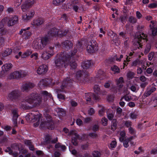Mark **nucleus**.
Segmentation results:
<instances>
[{"instance_id": "nucleus-22", "label": "nucleus", "mask_w": 157, "mask_h": 157, "mask_svg": "<svg viewBox=\"0 0 157 157\" xmlns=\"http://www.w3.org/2000/svg\"><path fill=\"white\" fill-rule=\"evenodd\" d=\"M34 43L33 47L34 48L37 50H42L44 48L40 40H35Z\"/></svg>"}, {"instance_id": "nucleus-29", "label": "nucleus", "mask_w": 157, "mask_h": 157, "mask_svg": "<svg viewBox=\"0 0 157 157\" xmlns=\"http://www.w3.org/2000/svg\"><path fill=\"white\" fill-rule=\"evenodd\" d=\"M23 30L24 31L22 35L23 38L25 40L29 38L31 35L30 32L29 31H27L26 29H23Z\"/></svg>"}, {"instance_id": "nucleus-19", "label": "nucleus", "mask_w": 157, "mask_h": 157, "mask_svg": "<svg viewBox=\"0 0 157 157\" xmlns=\"http://www.w3.org/2000/svg\"><path fill=\"white\" fill-rule=\"evenodd\" d=\"M73 43L69 40H66L63 42L62 44V46L66 49H69L72 48L73 46Z\"/></svg>"}, {"instance_id": "nucleus-20", "label": "nucleus", "mask_w": 157, "mask_h": 157, "mask_svg": "<svg viewBox=\"0 0 157 157\" xmlns=\"http://www.w3.org/2000/svg\"><path fill=\"white\" fill-rule=\"evenodd\" d=\"M36 115H37L29 113L26 116V119L28 122H30L32 121L33 122H34L36 121Z\"/></svg>"}, {"instance_id": "nucleus-36", "label": "nucleus", "mask_w": 157, "mask_h": 157, "mask_svg": "<svg viewBox=\"0 0 157 157\" xmlns=\"http://www.w3.org/2000/svg\"><path fill=\"white\" fill-rule=\"evenodd\" d=\"M124 82V80L123 77H121L118 79L117 83L118 86L120 87H121L123 86L122 83Z\"/></svg>"}, {"instance_id": "nucleus-40", "label": "nucleus", "mask_w": 157, "mask_h": 157, "mask_svg": "<svg viewBox=\"0 0 157 157\" xmlns=\"http://www.w3.org/2000/svg\"><path fill=\"white\" fill-rule=\"evenodd\" d=\"M40 116L38 114L36 115V120L37 121V122L34 124V126L35 127H37L39 124L40 121Z\"/></svg>"}, {"instance_id": "nucleus-17", "label": "nucleus", "mask_w": 157, "mask_h": 157, "mask_svg": "<svg viewBox=\"0 0 157 157\" xmlns=\"http://www.w3.org/2000/svg\"><path fill=\"white\" fill-rule=\"evenodd\" d=\"M18 21L17 17L14 16L8 18H7V25L8 26H12L15 24Z\"/></svg>"}, {"instance_id": "nucleus-45", "label": "nucleus", "mask_w": 157, "mask_h": 157, "mask_svg": "<svg viewBox=\"0 0 157 157\" xmlns=\"http://www.w3.org/2000/svg\"><path fill=\"white\" fill-rule=\"evenodd\" d=\"M71 142L73 144L76 146L78 145V142H77V139H81L79 140H82V139H84V138H71Z\"/></svg>"}, {"instance_id": "nucleus-33", "label": "nucleus", "mask_w": 157, "mask_h": 157, "mask_svg": "<svg viewBox=\"0 0 157 157\" xmlns=\"http://www.w3.org/2000/svg\"><path fill=\"white\" fill-rule=\"evenodd\" d=\"M7 21V18L5 17L0 21V29L3 28L5 25Z\"/></svg>"}, {"instance_id": "nucleus-23", "label": "nucleus", "mask_w": 157, "mask_h": 157, "mask_svg": "<svg viewBox=\"0 0 157 157\" xmlns=\"http://www.w3.org/2000/svg\"><path fill=\"white\" fill-rule=\"evenodd\" d=\"M20 71H15L13 73L10 74L9 78L10 79H18L20 78Z\"/></svg>"}, {"instance_id": "nucleus-18", "label": "nucleus", "mask_w": 157, "mask_h": 157, "mask_svg": "<svg viewBox=\"0 0 157 157\" xmlns=\"http://www.w3.org/2000/svg\"><path fill=\"white\" fill-rule=\"evenodd\" d=\"M58 29L56 28H53L51 29L48 32V36L50 38L51 37L54 36H57Z\"/></svg>"}, {"instance_id": "nucleus-37", "label": "nucleus", "mask_w": 157, "mask_h": 157, "mask_svg": "<svg viewBox=\"0 0 157 157\" xmlns=\"http://www.w3.org/2000/svg\"><path fill=\"white\" fill-rule=\"evenodd\" d=\"M36 2L35 0H26L25 1L26 3L30 7H31Z\"/></svg>"}, {"instance_id": "nucleus-10", "label": "nucleus", "mask_w": 157, "mask_h": 157, "mask_svg": "<svg viewBox=\"0 0 157 157\" xmlns=\"http://www.w3.org/2000/svg\"><path fill=\"white\" fill-rule=\"evenodd\" d=\"M67 84L66 80H64L63 81L62 84L61 86V89H56L55 90L57 93L58 98L60 99L65 100V96L62 95L60 93L61 92L63 91V89L64 87H66V84Z\"/></svg>"}, {"instance_id": "nucleus-38", "label": "nucleus", "mask_w": 157, "mask_h": 157, "mask_svg": "<svg viewBox=\"0 0 157 157\" xmlns=\"http://www.w3.org/2000/svg\"><path fill=\"white\" fill-rule=\"evenodd\" d=\"M65 1V0H53V4L56 6H58L61 4Z\"/></svg>"}, {"instance_id": "nucleus-63", "label": "nucleus", "mask_w": 157, "mask_h": 157, "mask_svg": "<svg viewBox=\"0 0 157 157\" xmlns=\"http://www.w3.org/2000/svg\"><path fill=\"white\" fill-rule=\"evenodd\" d=\"M125 125L127 127L130 126L132 125V122L130 121H126L124 122Z\"/></svg>"}, {"instance_id": "nucleus-21", "label": "nucleus", "mask_w": 157, "mask_h": 157, "mask_svg": "<svg viewBox=\"0 0 157 157\" xmlns=\"http://www.w3.org/2000/svg\"><path fill=\"white\" fill-rule=\"evenodd\" d=\"M44 21V20L43 18H38L33 20V25L35 26H39L43 24Z\"/></svg>"}, {"instance_id": "nucleus-55", "label": "nucleus", "mask_w": 157, "mask_h": 157, "mask_svg": "<svg viewBox=\"0 0 157 157\" xmlns=\"http://www.w3.org/2000/svg\"><path fill=\"white\" fill-rule=\"evenodd\" d=\"M92 155L93 157H100V153L98 151H94Z\"/></svg>"}, {"instance_id": "nucleus-44", "label": "nucleus", "mask_w": 157, "mask_h": 157, "mask_svg": "<svg viewBox=\"0 0 157 157\" xmlns=\"http://www.w3.org/2000/svg\"><path fill=\"white\" fill-rule=\"evenodd\" d=\"M137 21V20L136 18L133 16H130L128 18V21L132 24L136 23Z\"/></svg>"}, {"instance_id": "nucleus-7", "label": "nucleus", "mask_w": 157, "mask_h": 157, "mask_svg": "<svg viewBox=\"0 0 157 157\" xmlns=\"http://www.w3.org/2000/svg\"><path fill=\"white\" fill-rule=\"evenodd\" d=\"M53 49V47H50L48 48L43 51L41 55L42 58L45 60L49 59L54 54Z\"/></svg>"}, {"instance_id": "nucleus-61", "label": "nucleus", "mask_w": 157, "mask_h": 157, "mask_svg": "<svg viewBox=\"0 0 157 157\" xmlns=\"http://www.w3.org/2000/svg\"><path fill=\"white\" fill-rule=\"evenodd\" d=\"M76 123L79 126H81L83 124V122L80 119H78L76 120Z\"/></svg>"}, {"instance_id": "nucleus-31", "label": "nucleus", "mask_w": 157, "mask_h": 157, "mask_svg": "<svg viewBox=\"0 0 157 157\" xmlns=\"http://www.w3.org/2000/svg\"><path fill=\"white\" fill-rule=\"evenodd\" d=\"M111 70L114 72V74H118L120 72V68L116 65H113L111 68Z\"/></svg>"}, {"instance_id": "nucleus-60", "label": "nucleus", "mask_w": 157, "mask_h": 157, "mask_svg": "<svg viewBox=\"0 0 157 157\" xmlns=\"http://www.w3.org/2000/svg\"><path fill=\"white\" fill-rule=\"evenodd\" d=\"M38 54L37 53H35L31 55L30 56V57L31 58H33L34 57L35 59L36 60L38 58Z\"/></svg>"}, {"instance_id": "nucleus-57", "label": "nucleus", "mask_w": 157, "mask_h": 157, "mask_svg": "<svg viewBox=\"0 0 157 157\" xmlns=\"http://www.w3.org/2000/svg\"><path fill=\"white\" fill-rule=\"evenodd\" d=\"M95 111L94 109L93 108H90L88 110V114L90 115H92L95 113Z\"/></svg>"}, {"instance_id": "nucleus-27", "label": "nucleus", "mask_w": 157, "mask_h": 157, "mask_svg": "<svg viewBox=\"0 0 157 157\" xmlns=\"http://www.w3.org/2000/svg\"><path fill=\"white\" fill-rule=\"evenodd\" d=\"M12 67L11 63H6L2 67V70L3 72L7 71H9Z\"/></svg>"}, {"instance_id": "nucleus-1", "label": "nucleus", "mask_w": 157, "mask_h": 157, "mask_svg": "<svg viewBox=\"0 0 157 157\" xmlns=\"http://www.w3.org/2000/svg\"><path fill=\"white\" fill-rule=\"evenodd\" d=\"M24 101L30 104L31 106L22 102L20 104V106L23 109H28L39 105L41 103L42 99L38 94L32 93L26 97Z\"/></svg>"}, {"instance_id": "nucleus-41", "label": "nucleus", "mask_w": 157, "mask_h": 157, "mask_svg": "<svg viewBox=\"0 0 157 157\" xmlns=\"http://www.w3.org/2000/svg\"><path fill=\"white\" fill-rule=\"evenodd\" d=\"M151 48V46L150 44H147L145 49L144 53L145 54H147L150 51Z\"/></svg>"}, {"instance_id": "nucleus-47", "label": "nucleus", "mask_w": 157, "mask_h": 157, "mask_svg": "<svg viewBox=\"0 0 157 157\" xmlns=\"http://www.w3.org/2000/svg\"><path fill=\"white\" fill-rule=\"evenodd\" d=\"M148 58L149 60H151L153 58H155V54L154 52H150L148 55Z\"/></svg>"}, {"instance_id": "nucleus-35", "label": "nucleus", "mask_w": 157, "mask_h": 157, "mask_svg": "<svg viewBox=\"0 0 157 157\" xmlns=\"http://www.w3.org/2000/svg\"><path fill=\"white\" fill-rule=\"evenodd\" d=\"M117 121L116 119H114L112 121V124L111 125V129L114 131L116 129L117 127Z\"/></svg>"}, {"instance_id": "nucleus-2", "label": "nucleus", "mask_w": 157, "mask_h": 157, "mask_svg": "<svg viewBox=\"0 0 157 157\" xmlns=\"http://www.w3.org/2000/svg\"><path fill=\"white\" fill-rule=\"evenodd\" d=\"M67 53L61 57L58 54L56 59L54 62V66L56 69H61L63 67H66L68 65V59H67Z\"/></svg>"}, {"instance_id": "nucleus-43", "label": "nucleus", "mask_w": 157, "mask_h": 157, "mask_svg": "<svg viewBox=\"0 0 157 157\" xmlns=\"http://www.w3.org/2000/svg\"><path fill=\"white\" fill-rule=\"evenodd\" d=\"M32 52V51L30 50H27L22 55L21 57L23 58H25L31 55Z\"/></svg>"}, {"instance_id": "nucleus-24", "label": "nucleus", "mask_w": 157, "mask_h": 157, "mask_svg": "<svg viewBox=\"0 0 157 157\" xmlns=\"http://www.w3.org/2000/svg\"><path fill=\"white\" fill-rule=\"evenodd\" d=\"M48 80L47 79H43L41 80L38 83V85L40 87H42L47 86L49 84L51 83L48 81Z\"/></svg>"}, {"instance_id": "nucleus-58", "label": "nucleus", "mask_w": 157, "mask_h": 157, "mask_svg": "<svg viewBox=\"0 0 157 157\" xmlns=\"http://www.w3.org/2000/svg\"><path fill=\"white\" fill-rule=\"evenodd\" d=\"M117 145V142L116 141H113L110 144V146L112 148H115Z\"/></svg>"}, {"instance_id": "nucleus-11", "label": "nucleus", "mask_w": 157, "mask_h": 157, "mask_svg": "<svg viewBox=\"0 0 157 157\" xmlns=\"http://www.w3.org/2000/svg\"><path fill=\"white\" fill-rule=\"evenodd\" d=\"M35 14L34 11L31 10L27 11L26 14H24L22 16V19L25 21H27L31 19Z\"/></svg>"}, {"instance_id": "nucleus-13", "label": "nucleus", "mask_w": 157, "mask_h": 157, "mask_svg": "<svg viewBox=\"0 0 157 157\" xmlns=\"http://www.w3.org/2000/svg\"><path fill=\"white\" fill-rule=\"evenodd\" d=\"M19 91L17 90H14L9 94L8 98L11 100H16L20 96Z\"/></svg>"}, {"instance_id": "nucleus-51", "label": "nucleus", "mask_w": 157, "mask_h": 157, "mask_svg": "<svg viewBox=\"0 0 157 157\" xmlns=\"http://www.w3.org/2000/svg\"><path fill=\"white\" fill-rule=\"evenodd\" d=\"M7 32V30L5 28L1 29L0 30V34L1 35H6Z\"/></svg>"}, {"instance_id": "nucleus-25", "label": "nucleus", "mask_w": 157, "mask_h": 157, "mask_svg": "<svg viewBox=\"0 0 157 157\" xmlns=\"http://www.w3.org/2000/svg\"><path fill=\"white\" fill-rule=\"evenodd\" d=\"M156 90V88L155 87H152L150 89H148L144 93L143 95L145 98L147 97L150 96L152 93H153Z\"/></svg>"}, {"instance_id": "nucleus-39", "label": "nucleus", "mask_w": 157, "mask_h": 157, "mask_svg": "<svg viewBox=\"0 0 157 157\" xmlns=\"http://www.w3.org/2000/svg\"><path fill=\"white\" fill-rule=\"evenodd\" d=\"M12 52V50L10 49H6L2 54L3 56H6L10 55Z\"/></svg>"}, {"instance_id": "nucleus-64", "label": "nucleus", "mask_w": 157, "mask_h": 157, "mask_svg": "<svg viewBox=\"0 0 157 157\" xmlns=\"http://www.w3.org/2000/svg\"><path fill=\"white\" fill-rule=\"evenodd\" d=\"M70 103L72 106L73 107H75L78 105L77 103L73 100H71L70 101Z\"/></svg>"}, {"instance_id": "nucleus-34", "label": "nucleus", "mask_w": 157, "mask_h": 157, "mask_svg": "<svg viewBox=\"0 0 157 157\" xmlns=\"http://www.w3.org/2000/svg\"><path fill=\"white\" fill-rule=\"evenodd\" d=\"M69 136H74L76 137H78L79 135L77 133L76 131L75 130H72L70 131L69 133Z\"/></svg>"}, {"instance_id": "nucleus-8", "label": "nucleus", "mask_w": 157, "mask_h": 157, "mask_svg": "<svg viewBox=\"0 0 157 157\" xmlns=\"http://www.w3.org/2000/svg\"><path fill=\"white\" fill-rule=\"evenodd\" d=\"M76 78L81 82H85L87 79V76L83 71H78L76 73Z\"/></svg>"}, {"instance_id": "nucleus-30", "label": "nucleus", "mask_w": 157, "mask_h": 157, "mask_svg": "<svg viewBox=\"0 0 157 157\" xmlns=\"http://www.w3.org/2000/svg\"><path fill=\"white\" fill-rule=\"evenodd\" d=\"M45 140L47 144H55L58 141V138H55L54 140H52V138H45Z\"/></svg>"}, {"instance_id": "nucleus-15", "label": "nucleus", "mask_w": 157, "mask_h": 157, "mask_svg": "<svg viewBox=\"0 0 157 157\" xmlns=\"http://www.w3.org/2000/svg\"><path fill=\"white\" fill-rule=\"evenodd\" d=\"M18 110L17 108L13 109L11 110L12 114L13 116V124L15 127L17 126V119L18 117Z\"/></svg>"}, {"instance_id": "nucleus-59", "label": "nucleus", "mask_w": 157, "mask_h": 157, "mask_svg": "<svg viewBox=\"0 0 157 157\" xmlns=\"http://www.w3.org/2000/svg\"><path fill=\"white\" fill-rule=\"evenodd\" d=\"M91 121V118L88 117L84 118L83 120V121L84 123H88L90 122Z\"/></svg>"}, {"instance_id": "nucleus-56", "label": "nucleus", "mask_w": 157, "mask_h": 157, "mask_svg": "<svg viewBox=\"0 0 157 157\" xmlns=\"http://www.w3.org/2000/svg\"><path fill=\"white\" fill-rule=\"evenodd\" d=\"M107 119L105 117H103L102 118L101 122L102 124L104 126H106L107 124Z\"/></svg>"}, {"instance_id": "nucleus-16", "label": "nucleus", "mask_w": 157, "mask_h": 157, "mask_svg": "<svg viewBox=\"0 0 157 157\" xmlns=\"http://www.w3.org/2000/svg\"><path fill=\"white\" fill-rule=\"evenodd\" d=\"M39 40L42 46L44 48L49 43L50 38L48 36L46 35L41 37Z\"/></svg>"}, {"instance_id": "nucleus-9", "label": "nucleus", "mask_w": 157, "mask_h": 157, "mask_svg": "<svg viewBox=\"0 0 157 157\" xmlns=\"http://www.w3.org/2000/svg\"><path fill=\"white\" fill-rule=\"evenodd\" d=\"M35 84L31 82H28L23 83L21 87V90L22 92H28L30 89L34 88Z\"/></svg>"}, {"instance_id": "nucleus-54", "label": "nucleus", "mask_w": 157, "mask_h": 157, "mask_svg": "<svg viewBox=\"0 0 157 157\" xmlns=\"http://www.w3.org/2000/svg\"><path fill=\"white\" fill-rule=\"evenodd\" d=\"M112 84V82L111 81H108L105 83L104 85V86L106 88H109Z\"/></svg>"}, {"instance_id": "nucleus-62", "label": "nucleus", "mask_w": 157, "mask_h": 157, "mask_svg": "<svg viewBox=\"0 0 157 157\" xmlns=\"http://www.w3.org/2000/svg\"><path fill=\"white\" fill-rule=\"evenodd\" d=\"M82 43L80 41H78V43L76 44V48L78 49H80L82 48Z\"/></svg>"}, {"instance_id": "nucleus-32", "label": "nucleus", "mask_w": 157, "mask_h": 157, "mask_svg": "<svg viewBox=\"0 0 157 157\" xmlns=\"http://www.w3.org/2000/svg\"><path fill=\"white\" fill-rule=\"evenodd\" d=\"M68 31L67 30H58V34L57 36H63L67 35L68 33Z\"/></svg>"}, {"instance_id": "nucleus-48", "label": "nucleus", "mask_w": 157, "mask_h": 157, "mask_svg": "<svg viewBox=\"0 0 157 157\" xmlns=\"http://www.w3.org/2000/svg\"><path fill=\"white\" fill-rule=\"evenodd\" d=\"M92 95L91 93L86 94L85 99L87 101H91V96Z\"/></svg>"}, {"instance_id": "nucleus-49", "label": "nucleus", "mask_w": 157, "mask_h": 157, "mask_svg": "<svg viewBox=\"0 0 157 157\" xmlns=\"http://www.w3.org/2000/svg\"><path fill=\"white\" fill-rule=\"evenodd\" d=\"M20 78H22L25 77L28 75V72L23 71H20Z\"/></svg>"}, {"instance_id": "nucleus-4", "label": "nucleus", "mask_w": 157, "mask_h": 157, "mask_svg": "<svg viewBox=\"0 0 157 157\" xmlns=\"http://www.w3.org/2000/svg\"><path fill=\"white\" fill-rule=\"evenodd\" d=\"M45 118L41 120L40 127L43 129L48 128L52 129H53L54 122L50 115L46 114L45 115Z\"/></svg>"}, {"instance_id": "nucleus-52", "label": "nucleus", "mask_w": 157, "mask_h": 157, "mask_svg": "<svg viewBox=\"0 0 157 157\" xmlns=\"http://www.w3.org/2000/svg\"><path fill=\"white\" fill-rule=\"evenodd\" d=\"M135 74L131 71H129L127 74V76L128 78H132L134 77Z\"/></svg>"}, {"instance_id": "nucleus-46", "label": "nucleus", "mask_w": 157, "mask_h": 157, "mask_svg": "<svg viewBox=\"0 0 157 157\" xmlns=\"http://www.w3.org/2000/svg\"><path fill=\"white\" fill-rule=\"evenodd\" d=\"M30 7L25 2V3L22 4L21 6V8L23 11H25L28 8Z\"/></svg>"}, {"instance_id": "nucleus-14", "label": "nucleus", "mask_w": 157, "mask_h": 157, "mask_svg": "<svg viewBox=\"0 0 157 157\" xmlns=\"http://www.w3.org/2000/svg\"><path fill=\"white\" fill-rule=\"evenodd\" d=\"M150 29L151 31L152 36H155L157 35V22L152 21L150 25Z\"/></svg>"}, {"instance_id": "nucleus-42", "label": "nucleus", "mask_w": 157, "mask_h": 157, "mask_svg": "<svg viewBox=\"0 0 157 157\" xmlns=\"http://www.w3.org/2000/svg\"><path fill=\"white\" fill-rule=\"evenodd\" d=\"M101 109L98 111V114L100 116H101L104 115L105 113V109L102 106H100Z\"/></svg>"}, {"instance_id": "nucleus-12", "label": "nucleus", "mask_w": 157, "mask_h": 157, "mask_svg": "<svg viewBox=\"0 0 157 157\" xmlns=\"http://www.w3.org/2000/svg\"><path fill=\"white\" fill-rule=\"evenodd\" d=\"M48 69V67L45 64L40 65L36 70V72L39 75H43L47 72Z\"/></svg>"}, {"instance_id": "nucleus-26", "label": "nucleus", "mask_w": 157, "mask_h": 157, "mask_svg": "<svg viewBox=\"0 0 157 157\" xmlns=\"http://www.w3.org/2000/svg\"><path fill=\"white\" fill-rule=\"evenodd\" d=\"M120 140L123 141V145L125 147H127L129 146L128 143L132 140L133 138H119Z\"/></svg>"}, {"instance_id": "nucleus-6", "label": "nucleus", "mask_w": 157, "mask_h": 157, "mask_svg": "<svg viewBox=\"0 0 157 157\" xmlns=\"http://www.w3.org/2000/svg\"><path fill=\"white\" fill-rule=\"evenodd\" d=\"M98 45L94 40H92L89 41L86 47V50L88 52L93 53L97 51L98 49Z\"/></svg>"}, {"instance_id": "nucleus-5", "label": "nucleus", "mask_w": 157, "mask_h": 157, "mask_svg": "<svg viewBox=\"0 0 157 157\" xmlns=\"http://www.w3.org/2000/svg\"><path fill=\"white\" fill-rule=\"evenodd\" d=\"M77 52V49L71 51L70 52L67 53V59H68V65L69 64L71 66V69H75L76 68L77 64L75 60L73 59V56Z\"/></svg>"}, {"instance_id": "nucleus-28", "label": "nucleus", "mask_w": 157, "mask_h": 157, "mask_svg": "<svg viewBox=\"0 0 157 157\" xmlns=\"http://www.w3.org/2000/svg\"><path fill=\"white\" fill-rule=\"evenodd\" d=\"M91 65V63L90 60H87L83 62L82 64V66L84 69L88 68Z\"/></svg>"}, {"instance_id": "nucleus-53", "label": "nucleus", "mask_w": 157, "mask_h": 157, "mask_svg": "<svg viewBox=\"0 0 157 157\" xmlns=\"http://www.w3.org/2000/svg\"><path fill=\"white\" fill-rule=\"evenodd\" d=\"M124 98L125 101H128L131 100V97L130 96L125 95L121 98V100H123Z\"/></svg>"}, {"instance_id": "nucleus-50", "label": "nucleus", "mask_w": 157, "mask_h": 157, "mask_svg": "<svg viewBox=\"0 0 157 157\" xmlns=\"http://www.w3.org/2000/svg\"><path fill=\"white\" fill-rule=\"evenodd\" d=\"M94 90L95 93L98 94L100 91V88L98 85H96L94 86Z\"/></svg>"}, {"instance_id": "nucleus-3", "label": "nucleus", "mask_w": 157, "mask_h": 157, "mask_svg": "<svg viewBox=\"0 0 157 157\" xmlns=\"http://www.w3.org/2000/svg\"><path fill=\"white\" fill-rule=\"evenodd\" d=\"M146 37L147 36L143 33L139 32L136 33L135 38V42L133 44V46L135 48L134 50L140 48H142L143 43L147 41Z\"/></svg>"}]
</instances>
